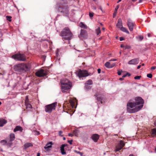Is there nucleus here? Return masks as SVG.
Returning <instances> with one entry per match:
<instances>
[{
    "mask_svg": "<svg viewBox=\"0 0 156 156\" xmlns=\"http://www.w3.org/2000/svg\"><path fill=\"white\" fill-rule=\"evenodd\" d=\"M12 58L15 60L18 61H25L26 58L25 55L23 54H16L13 55Z\"/></svg>",
    "mask_w": 156,
    "mask_h": 156,
    "instance_id": "0eeeda50",
    "label": "nucleus"
},
{
    "mask_svg": "<svg viewBox=\"0 0 156 156\" xmlns=\"http://www.w3.org/2000/svg\"><path fill=\"white\" fill-rule=\"evenodd\" d=\"M141 65H139L137 66V69H139L141 67Z\"/></svg>",
    "mask_w": 156,
    "mask_h": 156,
    "instance_id": "bf43d9fd",
    "label": "nucleus"
},
{
    "mask_svg": "<svg viewBox=\"0 0 156 156\" xmlns=\"http://www.w3.org/2000/svg\"><path fill=\"white\" fill-rule=\"evenodd\" d=\"M125 144L123 141L121 140L119 143L118 144V145L116 147L115 150L116 151H120L122 149V148L125 146Z\"/></svg>",
    "mask_w": 156,
    "mask_h": 156,
    "instance_id": "f8f14e48",
    "label": "nucleus"
},
{
    "mask_svg": "<svg viewBox=\"0 0 156 156\" xmlns=\"http://www.w3.org/2000/svg\"><path fill=\"white\" fill-rule=\"evenodd\" d=\"M14 69L16 71L20 74L29 70V68L26 64L21 63L15 65Z\"/></svg>",
    "mask_w": 156,
    "mask_h": 156,
    "instance_id": "20e7f679",
    "label": "nucleus"
},
{
    "mask_svg": "<svg viewBox=\"0 0 156 156\" xmlns=\"http://www.w3.org/2000/svg\"><path fill=\"white\" fill-rule=\"evenodd\" d=\"M126 74L124 75L123 76H122V78H124V77H126Z\"/></svg>",
    "mask_w": 156,
    "mask_h": 156,
    "instance_id": "680f3d73",
    "label": "nucleus"
},
{
    "mask_svg": "<svg viewBox=\"0 0 156 156\" xmlns=\"http://www.w3.org/2000/svg\"><path fill=\"white\" fill-rule=\"evenodd\" d=\"M140 41H141L143 39V37L141 36H140L138 37Z\"/></svg>",
    "mask_w": 156,
    "mask_h": 156,
    "instance_id": "a19ab883",
    "label": "nucleus"
},
{
    "mask_svg": "<svg viewBox=\"0 0 156 156\" xmlns=\"http://www.w3.org/2000/svg\"><path fill=\"white\" fill-rule=\"evenodd\" d=\"M142 108V106H137L135 102L130 100L127 105V111L130 113H135L140 110Z\"/></svg>",
    "mask_w": 156,
    "mask_h": 156,
    "instance_id": "f03ea898",
    "label": "nucleus"
},
{
    "mask_svg": "<svg viewBox=\"0 0 156 156\" xmlns=\"http://www.w3.org/2000/svg\"><path fill=\"white\" fill-rule=\"evenodd\" d=\"M95 96L97 97V100L98 101H100L101 104H102V100L103 99V97L102 96L97 97V95L96 94Z\"/></svg>",
    "mask_w": 156,
    "mask_h": 156,
    "instance_id": "393cba45",
    "label": "nucleus"
},
{
    "mask_svg": "<svg viewBox=\"0 0 156 156\" xmlns=\"http://www.w3.org/2000/svg\"><path fill=\"white\" fill-rule=\"evenodd\" d=\"M127 25L130 31H132L134 26V23H133L130 19L127 20Z\"/></svg>",
    "mask_w": 156,
    "mask_h": 156,
    "instance_id": "9b49d317",
    "label": "nucleus"
},
{
    "mask_svg": "<svg viewBox=\"0 0 156 156\" xmlns=\"http://www.w3.org/2000/svg\"><path fill=\"white\" fill-rule=\"evenodd\" d=\"M61 88L62 92L65 93L72 87V83L67 79L61 81Z\"/></svg>",
    "mask_w": 156,
    "mask_h": 156,
    "instance_id": "39448f33",
    "label": "nucleus"
},
{
    "mask_svg": "<svg viewBox=\"0 0 156 156\" xmlns=\"http://www.w3.org/2000/svg\"><path fill=\"white\" fill-rule=\"evenodd\" d=\"M10 138L9 142H11L13 141L15 139V134L13 133H11L10 135Z\"/></svg>",
    "mask_w": 156,
    "mask_h": 156,
    "instance_id": "5701e85b",
    "label": "nucleus"
},
{
    "mask_svg": "<svg viewBox=\"0 0 156 156\" xmlns=\"http://www.w3.org/2000/svg\"><path fill=\"white\" fill-rule=\"evenodd\" d=\"M6 18L7 19V20H8L9 21L11 22V19L12 18V17L9 16H6Z\"/></svg>",
    "mask_w": 156,
    "mask_h": 156,
    "instance_id": "473e14b6",
    "label": "nucleus"
},
{
    "mask_svg": "<svg viewBox=\"0 0 156 156\" xmlns=\"http://www.w3.org/2000/svg\"><path fill=\"white\" fill-rule=\"evenodd\" d=\"M115 65V64H111L110 62H107L105 63V66L108 68H112Z\"/></svg>",
    "mask_w": 156,
    "mask_h": 156,
    "instance_id": "6ab92c4d",
    "label": "nucleus"
},
{
    "mask_svg": "<svg viewBox=\"0 0 156 156\" xmlns=\"http://www.w3.org/2000/svg\"><path fill=\"white\" fill-rule=\"evenodd\" d=\"M91 138L95 142L98 141L99 138V136L97 134H94L92 135Z\"/></svg>",
    "mask_w": 156,
    "mask_h": 156,
    "instance_id": "2eb2a0df",
    "label": "nucleus"
},
{
    "mask_svg": "<svg viewBox=\"0 0 156 156\" xmlns=\"http://www.w3.org/2000/svg\"><path fill=\"white\" fill-rule=\"evenodd\" d=\"M26 105V108H32V106H31V105L29 103Z\"/></svg>",
    "mask_w": 156,
    "mask_h": 156,
    "instance_id": "72a5a7b5",
    "label": "nucleus"
},
{
    "mask_svg": "<svg viewBox=\"0 0 156 156\" xmlns=\"http://www.w3.org/2000/svg\"><path fill=\"white\" fill-rule=\"evenodd\" d=\"M119 5H118L116 6V7L115 8V10L116 13L118 9L119 8Z\"/></svg>",
    "mask_w": 156,
    "mask_h": 156,
    "instance_id": "58836bf2",
    "label": "nucleus"
},
{
    "mask_svg": "<svg viewBox=\"0 0 156 156\" xmlns=\"http://www.w3.org/2000/svg\"><path fill=\"white\" fill-rule=\"evenodd\" d=\"M116 13H115V12H114V13L113 14V18H114L115 16V15H116Z\"/></svg>",
    "mask_w": 156,
    "mask_h": 156,
    "instance_id": "13d9d810",
    "label": "nucleus"
},
{
    "mask_svg": "<svg viewBox=\"0 0 156 156\" xmlns=\"http://www.w3.org/2000/svg\"><path fill=\"white\" fill-rule=\"evenodd\" d=\"M125 49H130L131 48V47L130 46H129L128 45H126L125 47Z\"/></svg>",
    "mask_w": 156,
    "mask_h": 156,
    "instance_id": "ea45409f",
    "label": "nucleus"
},
{
    "mask_svg": "<svg viewBox=\"0 0 156 156\" xmlns=\"http://www.w3.org/2000/svg\"><path fill=\"white\" fill-rule=\"evenodd\" d=\"M135 103L137 106H143L144 103V100L140 97H137L135 98Z\"/></svg>",
    "mask_w": 156,
    "mask_h": 156,
    "instance_id": "1a4fd4ad",
    "label": "nucleus"
},
{
    "mask_svg": "<svg viewBox=\"0 0 156 156\" xmlns=\"http://www.w3.org/2000/svg\"><path fill=\"white\" fill-rule=\"evenodd\" d=\"M70 105L72 108H73L75 105V103L72 101H70Z\"/></svg>",
    "mask_w": 156,
    "mask_h": 156,
    "instance_id": "f704fd0d",
    "label": "nucleus"
},
{
    "mask_svg": "<svg viewBox=\"0 0 156 156\" xmlns=\"http://www.w3.org/2000/svg\"><path fill=\"white\" fill-rule=\"evenodd\" d=\"M60 35L63 37L62 39L63 41H69L73 36V34L68 27L64 28L61 31Z\"/></svg>",
    "mask_w": 156,
    "mask_h": 156,
    "instance_id": "7ed1b4c3",
    "label": "nucleus"
},
{
    "mask_svg": "<svg viewBox=\"0 0 156 156\" xmlns=\"http://www.w3.org/2000/svg\"><path fill=\"white\" fill-rule=\"evenodd\" d=\"M98 73H100L101 71V69H98Z\"/></svg>",
    "mask_w": 156,
    "mask_h": 156,
    "instance_id": "de8ad7c7",
    "label": "nucleus"
},
{
    "mask_svg": "<svg viewBox=\"0 0 156 156\" xmlns=\"http://www.w3.org/2000/svg\"><path fill=\"white\" fill-rule=\"evenodd\" d=\"M53 144L52 142H48L47 144L45 145V146L44 147V148L47 151L49 150V148L52 147V146L51 145H52Z\"/></svg>",
    "mask_w": 156,
    "mask_h": 156,
    "instance_id": "a211bd4d",
    "label": "nucleus"
},
{
    "mask_svg": "<svg viewBox=\"0 0 156 156\" xmlns=\"http://www.w3.org/2000/svg\"><path fill=\"white\" fill-rule=\"evenodd\" d=\"M80 27L82 28H87V26L83 23L82 22H81L80 24Z\"/></svg>",
    "mask_w": 156,
    "mask_h": 156,
    "instance_id": "cd10ccee",
    "label": "nucleus"
},
{
    "mask_svg": "<svg viewBox=\"0 0 156 156\" xmlns=\"http://www.w3.org/2000/svg\"><path fill=\"white\" fill-rule=\"evenodd\" d=\"M7 122L6 120L2 119H0V127L3 126Z\"/></svg>",
    "mask_w": 156,
    "mask_h": 156,
    "instance_id": "aec40b11",
    "label": "nucleus"
},
{
    "mask_svg": "<svg viewBox=\"0 0 156 156\" xmlns=\"http://www.w3.org/2000/svg\"><path fill=\"white\" fill-rule=\"evenodd\" d=\"M68 2L66 0H60L57 3L56 9L59 12L63 14L68 15L69 13Z\"/></svg>",
    "mask_w": 156,
    "mask_h": 156,
    "instance_id": "f257e3e1",
    "label": "nucleus"
},
{
    "mask_svg": "<svg viewBox=\"0 0 156 156\" xmlns=\"http://www.w3.org/2000/svg\"><path fill=\"white\" fill-rule=\"evenodd\" d=\"M139 62V58H133L129 61L128 64L129 65H137Z\"/></svg>",
    "mask_w": 156,
    "mask_h": 156,
    "instance_id": "ddd939ff",
    "label": "nucleus"
},
{
    "mask_svg": "<svg viewBox=\"0 0 156 156\" xmlns=\"http://www.w3.org/2000/svg\"><path fill=\"white\" fill-rule=\"evenodd\" d=\"M80 38L86 39L87 37V34L86 31L83 30H81L80 33L79 35Z\"/></svg>",
    "mask_w": 156,
    "mask_h": 156,
    "instance_id": "4468645a",
    "label": "nucleus"
},
{
    "mask_svg": "<svg viewBox=\"0 0 156 156\" xmlns=\"http://www.w3.org/2000/svg\"><path fill=\"white\" fill-rule=\"evenodd\" d=\"M1 143H3V144H7V141L5 140H3L1 141Z\"/></svg>",
    "mask_w": 156,
    "mask_h": 156,
    "instance_id": "2f4dec72",
    "label": "nucleus"
},
{
    "mask_svg": "<svg viewBox=\"0 0 156 156\" xmlns=\"http://www.w3.org/2000/svg\"><path fill=\"white\" fill-rule=\"evenodd\" d=\"M147 36L148 37H150L151 36V33H148L147 34Z\"/></svg>",
    "mask_w": 156,
    "mask_h": 156,
    "instance_id": "3c124183",
    "label": "nucleus"
},
{
    "mask_svg": "<svg viewBox=\"0 0 156 156\" xmlns=\"http://www.w3.org/2000/svg\"><path fill=\"white\" fill-rule=\"evenodd\" d=\"M76 153H78L80 154L81 155H83V154L82 153H81V152H80V151H75Z\"/></svg>",
    "mask_w": 156,
    "mask_h": 156,
    "instance_id": "09e8293b",
    "label": "nucleus"
},
{
    "mask_svg": "<svg viewBox=\"0 0 156 156\" xmlns=\"http://www.w3.org/2000/svg\"><path fill=\"white\" fill-rule=\"evenodd\" d=\"M57 104V103L56 102L45 106L44 108L45 112L51 113L53 110L55 109Z\"/></svg>",
    "mask_w": 156,
    "mask_h": 156,
    "instance_id": "423d86ee",
    "label": "nucleus"
},
{
    "mask_svg": "<svg viewBox=\"0 0 156 156\" xmlns=\"http://www.w3.org/2000/svg\"><path fill=\"white\" fill-rule=\"evenodd\" d=\"M37 156H40V154L39 153H38L37 154Z\"/></svg>",
    "mask_w": 156,
    "mask_h": 156,
    "instance_id": "e2e57ef3",
    "label": "nucleus"
},
{
    "mask_svg": "<svg viewBox=\"0 0 156 156\" xmlns=\"http://www.w3.org/2000/svg\"><path fill=\"white\" fill-rule=\"evenodd\" d=\"M25 105L27 104H29V100H28V97L27 96H26V99L25 100Z\"/></svg>",
    "mask_w": 156,
    "mask_h": 156,
    "instance_id": "c756f323",
    "label": "nucleus"
},
{
    "mask_svg": "<svg viewBox=\"0 0 156 156\" xmlns=\"http://www.w3.org/2000/svg\"><path fill=\"white\" fill-rule=\"evenodd\" d=\"M23 130V129L21 127L19 126H17L14 129L13 131L14 132H15L17 131H20L22 132Z\"/></svg>",
    "mask_w": 156,
    "mask_h": 156,
    "instance_id": "412c9836",
    "label": "nucleus"
},
{
    "mask_svg": "<svg viewBox=\"0 0 156 156\" xmlns=\"http://www.w3.org/2000/svg\"><path fill=\"white\" fill-rule=\"evenodd\" d=\"M141 77V76H136L134 77V78L135 80H139Z\"/></svg>",
    "mask_w": 156,
    "mask_h": 156,
    "instance_id": "c9c22d12",
    "label": "nucleus"
},
{
    "mask_svg": "<svg viewBox=\"0 0 156 156\" xmlns=\"http://www.w3.org/2000/svg\"><path fill=\"white\" fill-rule=\"evenodd\" d=\"M91 87L89 85V84H86L85 86V88L87 89H90L91 88Z\"/></svg>",
    "mask_w": 156,
    "mask_h": 156,
    "instance_id": "c85d7f7f",
    "label": "nucleus"
},
{
    "mask_svg": "<svg viewBox=\"0 0 156 156\" xmlns=\"http://www.w3.org/2000/svg\"><path fill=\"white\" fill-rule=\"evenodd\" d=\"M73 135H75L76 136H77V133H76V130H75L73 132Z\"/></svg>",
    "mask_w": 156,
    "mask_h": 156,
    "instance_id": "79ce46f5",
    "label": "nucleus"
},
{
    "mask_svg": "<svg viewBox=\"0 0 156 156\" xmlns=\"http://www.w3.org/2000/svg\"><path fill=\"white\" fill-rule=\"evenodd\" d=\"M68 145L67 144H63L61 145L60 147V150L61 153L62 155L65 154L66 152L65 151L64 148L66 146H67Z\"/></svg>",
    "mask_w": 156,
    "mask_h": 156,
    "instance_id": "f3484780",
    "label": "nucleus"
},
{
    "mask_svg": "<svg viewBox=\"0 0 156 156\" xmlns=\"http://www.w3.org/2000/svg\"><path fill=\"white\" fill-rule=\"evenodd\" d=\"M147 76L148 78H151L152 77V75L151 73L148 74L147 75Z\"/></svg>",
    "mask_w": 156,
    "mask_h": 156,
    "instance_id": "4c0bfd02",
    "label": "nucleus"
},
{
    "mask_svg": "<svg viewBox=\"0 0 156 156\" xmlns=\"http://www.w3.org/2000/svg\"><path fill=\"white\" fill-rule=\"evenodd\" d=\"M141 65V66H144V63H143Z\"/></svg>",
    "mask_w": 156,
    "mask_h": 156,
    "instance_id": "774afa93",
    "label": "nucleus"
},
{
    "mask_svg": "<svg viewBox=\"0 0 156 156\" xmlns=\"http://www.w3.org/2000/svg\"><path fill=\"white\" fill-rule=\"evenodd\" d=\"M124 40V38L123 37H120V41H122Z\"/></svg>",
    "mask_w": 156,
    "mask_h": 156,
    "instance_id": "a18cd8bd",
    "label": "nucleus"
},
{
    "mask_svg": "<svg viewBox=\"0 0 156 156\" xmlns=\"http://www.w3.org/2000/svg\"><path fill=\"white\" fill-rule=\"evenodd\" d=\"M137 1V0H132V1L133 2H135Z\"/></svg>",
    "mask_w": 156,
    "mask_h": 156,
    "instance_id": "69168bd1",
    "label": "nucleus"
},
{
    "mask_svg": "<svg viewBox=\"0 0 156 156\" xmlns=\"http://www.w3.org/2000/svg\"><path fill=\"white\" fill-rule=\"evenodd\" d=\"M99 9L101 10V11L102 12H103V10H102V7H101V6H99Z\"/></svg>",
    "mask_w": 156,
    "mask_h": 156,
    "instance_id": "864d4df0",
    "label": "nucleus"
},
{
    "mask_svg": "<svg viewBox=\"0 0 156 156\" xmlns=\"http://www.w3.org/2000/svg\"><path fill=\"white\" fill-rule=\"evenodd\" d=\"M77 75L79 77L81 78L87 76L89 75V74L87 71L80 69L78 72Z\"/></svg>",
    "mask_w": 156,
    "mask_h": 156,
    "instance_id": "9d476101",
    "label": "nucleus"
},
{
    "mask_svg": "<svg viewBox=\"0 0 156 156\" xmlns=\"http://www.w3.org/2000/svg\"><path fill=\"white\" fill-rule=\"evenodd\" d=\"M73 134H71V133H69L68 134V136H73Z\"/></svg>",
    "mask_w": 156,
    "mask_h": 156,
    "instance_id": "5fc2aeb1",
    "label": "nucleus"
},
{
    "mask_svg": "<svg viewBox=\"0 0 156 156\" xmlns=\"http://www.w3.org/2000/svg\"><path fill=\"white\" fill-rule=\"evenodd\" d=\"M35 132L36 134H37V135H39L40 134V133L38 131H35Z\"/></svg>",
    "mask_w": 156,
    "mask_h": 156,
    "instance_id": "49530a36",
    "label": "nucleus"
},
{
    "mask_svg": "<svg viewBox=\"0 0 156 156\" xmlns=\"http://www.w3.org/2000/svg\"><path fill=\"white\" fill-rule=\"evenodd\" d=\"M97 34V35H100L101 33V31L100 30V27H98L96 30Z\"/></svg>",
    "mask_w": 156,
    "mask_h": 156,
    "instance_id": "bb28decb",
    "label": "nucleus"
},
{
    "mask_svg": "<svg viewBox=\"0 0 156 156\" xmlns=\"http://www.w3.org/2000/svg\"><path fill=\"white\" fill-rule=\"evenodd\" d=\"M116 26L118 28L120 29L123 27L122 20L121 18L118 19V23L116 24Z\"/></svg>",
    "mask_w": 156,
    "mask_h": 156,
    "instance_id": "dca6fc26",
    "label": "nucleus"
},
{
    "mask_svg": "<svg viewBox=\"0 0 156 156\" xmlns=\"http://www.w3.org/2000/svg\"><path fill=\"white\" fill-rule=\"evenodd\" d=\"M156 68V67L155 66H152V67L151 68V70H154Z\"/></svg>",
    "mask_w": 156,
    "mask_h": 156,
    "instance_id": "37998d69",
    "label": "nucleus"
},
{
    "mask_svg": "<svg viewBox=\"0 0 156 156\" xmlns=\"http://www.w3.org/2000/svg\"><path fill=\"white\" fill-rule=\"evenodd\" d=\"M144 0H139V3H140L141 2L143 1Z\"/></svg>",
    "mask_w": 156,
    "mask_h": 156,
    "instance_id": "052dcab7",
    "label": "nucleus"
},
{
    "mask_svg": "<svg viewBox=\"0 0 156 156\" xmlns=\"http://www.w3.org/2000/svg\"><path fill=\"white\" fill-rule=\"evenodd\" d=\"M155 136H156V129L154 128L151 129V133L150 137H153Z\"/></svg>",
    "mask_w": 156,
    "mask_h": 156,
    "instance_id": "4be33fe9",
    "label": "nucleus"
},
{
    "mask_svg": "<svg viewBox=\"0 0 156 156\" xmlns=\"http://www.w3.org/2000/svg\"><path fill=\"white\" fill-rule=\"evenodd\" d=\"M33 146L32 144L30 143H25L24 145V147L25 149H26L27 148H28V147H31Z\"/></svg>",
    "mask_w": 156,
    "mask_h": 156,
    "instance_id": "b1692460",
    "label": "nucleus"
},
{
    "mask_svg": "<svg viewBox=\"0 0 156 156\" xmlns=\"http://www.w3.org/2000/svg\"><path fill=\"white\" fill-rule=\"evenodd\" d=\"M118 74L119 75H121V71H118Z\"/></svg>",
    "mask_w": 156,
    "mask_h": 156,
    "instance_id": "8fccbe9b",
    "label": "nucleus"
},
{
    "mask_svg": "<svg viewBox=\"0 0 156 156\" xmlns=\"http://www.w3.org/2000/svg\"><path fill=\"white\" fill-rule=\"evenodd\" d=\"M48 71L46 69H41L36 72L35 75L38 77L44 76L47 75Z\"/></svg>",
    "mask_w": 156,
    "mask_h": 156,
    "instance_id": "6e6552de",
    "label": "nucleus"
},
{
    "mask_svg": "<svg viewBox=\"0 0 156 156\" xmlns=\"http://www.w3.org/2000/svg\"><path fill=\"white\" fill-rule=\"evenodd\" d=\"M87 84L91 85L92 84V81L91 80H89L87 81Z\"/></svg>",
    "mask_w": 156,
    "mask_h": 156,
    "instance_id": "7c9ffc66",
    "label": "nucleus"
},
{
    "mask_svg": "<svg viewBox=\"0 0 156 156\" xmlns=\"http://www.w3.org/2000/svg\"><path fill=\"white\" fill-rule=\"evenodd\" d=\"M62 131H59V135L60 136H62Z\"/></svg>",
    "mask_w": 156,
    "mask_h": 156,
    "instance_id": "603ef678",
    "label": "nucleus"
},
{
    "mask_svg": "<svg viewBox=\"0 0 156 156\" xmlns=\"http://www.w3.org/2000/svg\"><path fill=\"white\" fill-rule=\"evenodd\" d=\"M119 80H123V78H119Z\"/></svg>",
    "mask_w": 156,
    "mask_h": 156,
    "instance_id": "0e129e2a",
    "label": "nucleus"
},
{
    "mask_svg": "<svg viewBox=\"0 0 156 156\" xmlns=\"http://www.w3.org/2000/svg\"><path fill=\"white\" fill-rule=\"evenodd\" d=\"M89 15L90 18H92L94 16V13L92 12H90L89 13Z\"/></svg>",
    "mask_w": 156,
    "mask_h": 156,
    "instance_id": "e433bc0d",
    "label": "nucleus"
},
{
    "mask_svg": "<svg viewBox=\"0 0 156 156\" xmlns=\"http://www.w3.org/2000/svg\"><path fill=\"white\" fill-rule=\"evenodd\" d=\"M120 47L122 48H125V46H124L123 44H121Z\"/></svg>",
    "mask_w": 156,
    "mask_h": 156,
    "instance_id": "6e6d98bb",
    "label": "nucleus"
},
{
    "mask_svg": "<svg viewBox=\"0 0 156 156\" xmlns=\"http://www.w3.org/2000/svg\"><path fill=\"white\" fill-rule=\"evenodd\" d=\"M120 30L122 31L123 32H125L128 34H129V31L128 30H127V29L125 28V27H121L120 29Z\"/></svg>",
    "mask_w": 156,
    "mask_h": 156,
    "instance_id": "a878e982",
    "label": "nucleus"
},
{
    "mask_svg": "<svg viewBox=\"0 0 156 156\" xmlns=\"http://www.w3.org/2000/svg\"><path fill=\"white\" fill-rule=\"evenodd\" d=\"M121 1V0H119L117 3H118L119 2H120Z\"/></svg>",
    "mask_w": 156,
    "mask_h": 156,
    "instance_id": "338daca9",
    "label": "nucleus"
},
{
    "mask_svg": "<svg viewBox=\"0 0 156 156\" xmlns=\"http://www.w3.org/2000/svg\"><path fill=\"white\" fill-rule=\"evenodd\" d=\"M68 142L70 144H72L73 140H70L68 141Z\"/></svg>",
    "mask_w": 156,
    "mask_h": 156,
    "instance_id": "c03bdc74",
    "label": "nucleus"
},
{
    "mask_svg": "<svg viewBox=\"0 0 156 156\" xmlns=\"http://www.w3.org/2000/svg\"><path fill=\"white\" fill-rule=\"evenodd\" d=\"M116 60V59H111L110 60V61H115Z\"/></svg>",
    "mask_w": 156,
    "mask_h": 156,
    "instance_id": "4d7b16f0",
    "label": "nucleus"
}]
</instances>
